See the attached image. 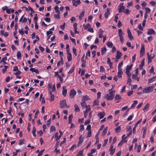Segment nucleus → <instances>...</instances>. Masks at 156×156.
Listing matches in <instances>:
<instances>
[{"label":"nucleus","mask_w":156,"mask_h":156,"mask_svg":"<svg viewBox=\"0 0 156 156\" xmlns=\"http://www.w3.org/2000/svg\"><path fill=\"white\" fill-rule=\"evenodd\" d=\"M109 93L106 94L104 97V98L107 100H112L114 97V94L115 90H112V89L108 90Z\"/></svg>","instance_id":"nucleus-1"},{"label":"nucleus","mask_w":156,"mask_h":156,"mask_svg":"<svg viewBox=\"0 0 156 156\" xmlns=\"http://www.w3.org/2000/svg\"><path fill=\"white\" fill-rule=\"evenodd\" d=\"M154 87L153 86H150L146 88H144L143 90V93H148L153 91L154 90Z\"/></svg>","instance_id":"nucleus-2"},{"label":"nucleus","mask_w":156,"mask_h":156,"mask_svg":"<svg viewBox=\"0 0 156 156\" xmlns=\"http://www.w3.org/2000/svg\"><path fill=\"white\" fill-rule=\"evenodd\" d=\"M118 32L119 36V37L121 43L122 44L124 41L122 37V35L124 34L121 29H119L118 30Z\"/></svg>","instance_id":"nucleus-3"},{"label":"nucleus","mask_w":156,"mask_h":156,"mask_svg":"<svg viewBox=\"0 0 156 156\" xmlns=\"http://www.w3.org/2000/svg\"><path fill=\"white\" fill-rule=\"evenodd\" d=\"M123 3H120L118 7V9L119 10V13H121L122 12H124V10L125 9V7L123 5Z\"/></svg>","instance_id":"nucleus-4"},{"label":"nucleus","mask_w":156,"mask_h":156,"mask_svg":"<svg viewBox=\"0 0 156 156\" xmlns=\"http://www.w3.org/2000/svg\"><path fill=\"white\" fill-rule=\"evenodd\" d=\"M145 52V48L144 46V44H141V46L140 49V56H143Z\"/></svg>","instance_id":"nucleus-5"},{"label":"nucleus","mask_w":156,"mask_h":156,"mask_svg":"<svg viewBox=\"0 0 156 156\" xmlns=\"http://www.w3.org/2000/svg\"><path fill=\"white\" fill-rule=\"evenodd\" d=\"M76 94V91L74 89L71 90L69 94L71 98H73Z\"/></svg>","instance_id":"nucleus-6"},{"label":"nucleus","mask_w":156,"mask_h":156,"mask_svg":"<svg viewBox=\"0 0 156 156\" xmlns=\"http://www.w3.org/2000/svg\"><path fill=\"white\" fill-rule=\"evenodd\" d=\"M60 107L63 108L66 105V101L65 100H63L61 101L60 103Z\"/></svg>","instance_id":"nucleus-7"},{"label":"nucleus","mask_w":156,"mask_h":156,"mask_svg":"<svg viewBox=\"0 0 156 156\" xmlns=\"http://www.w3.org/2000/svg\"><path fill=\"white\" fill-rule=\"evenodd\" d=\"M115 148H113V146L111 145L109 149V151H110V154L111 155H112L115 153Z\"/></svg>","instance_id":"nucleus-8"},{"label":"nucleus","mask_w":156,"mask_h":156,"mask_svg":"<svg viewBox=\"0 0 156 156\" xmlns=\"http://www.w3.org/2000/svg\"><path fill=\"white\" fill-rule=\"evenodd\" d=\"M66 52L67 55V60L69 62L72 60V55L69 52V51L66 50Z\"/></svg>","instance_id":"nucleus-9"},{"label":"nucleus","mask_w":156,"mask_h":156,"mask_svg":"<svg viewBox=\"0 0 156 156\" xmlns=\"http://www.w3.org/2000/svg\"><path fill=\"white\" fill-rule=\"evenodd\" d=\"M156 33L155 31L152 29H150L148 30L147 32V34L148 35H151V34H153L155 35Z\"/></svg>","instance_id":"nucleus-10"},{"label":"nucleus","mask_w":156,"mask_h":156,"mask_svg":"<svg viewBox=\"0 0 156 156\" xmlns=\"http://www.w3.org/2000/svg\"><path fill=\"white\" fill-rule=\"evenodd\" d=\"M117 54L115 56L116 59L118 60L120 58L122 55V53L119 51H117Z\"/></svg>","instance_id":"nucleus-11"},{"label":"nucleus","mask_w":156,"mask_h":156,"mask_svg":"<svg viewBox=\"0 0 156 156\" xmlns=\"http://www.w3.org/2000/svg\"><path fill=\"white\" fill-rule=\"evenodd\" d=\"M110 9L109 8H108L106 9V11L105 13V17L106 18H108V16L110 14Z\"/></svg>","instance_id":"nucleus-12"},{"label":"nucleus","mask_w":156,"mask_h":156,"mask_svg":"<svg viewBox=\"0 0 156 156\" xmlns=\"http://www.w3.org/2000/svg\"><path fill=\"white\" fill-rule=\"evenodd\" d=\"M127 33L128 34V36L129 37V39L130 40H133V36H132L131 35V33L129 29H127Z\"/></svg>","instance_id":"nucleus-13"},{"label":"nucleus","mask_w":156,"mask_h":156,"mask_svg":"<svg viewBox=\"0 0 156 156\" xmlns=\"http://www.w3.org/2000/svg\"><path fill=\"white\" fill-rule=\"evenodd\" d=\"M105 113L104 112H101L98 114V116L100 119L103 118L105 115Z\"/></svg>","instance_id":"nucleus-14"},{"label":"nucleus","mask_w":156,"mask_h":156,"mask_svg":"<svg viewBox=\"0 0 156 156\" xmlns=\"http://www.w3.org/2000/svg\"><path fill=\"white\" fill-rule=\"evenodd\" d=\"M66 87L65 86H63L62 87V94L64 96H66L67 94V90L66 89Z\"/></svg>","instance_id":"nucleus-15"},{"label":"nucleus","mask_w":156,"mask_h":156,"mask_svg":"<svg viewBox=\"0 0 156 156\" xmlns=\"http://www.w3.org/2000/svg\"><path fill=\"white\" fill-rule=\"evenodd\" d=\"M126 138L127 137H126L122 139V140L119 143L118 145L121 146L122 145V144L124 143L125 142H126L127 141H126Z\"/></svg>","instance_id":"nucleus-16"},{"label":"nucleus","mask_w":156,"mask_h":156,"mask_svg":"<svg viewBox=\"0 0 156 156\" xmlns=\"http://www.w3.org/2000/svg\"><path fill=\"white\" fill-rule=\"evenodd\" d=\"M138 103V101H133V103L132 104V105L130 107V109H133V108H134L136 104H137Z\"/></svg>","instance_id":"nucleus-17"},{"label":"nucleus","mask_w":156,"mask_h":156,"mask_svg":"<svg viewBox=\"0 0 156 156\" xmlns=\"http://www.w3.org/2000/svg\"><path fill=\"white\" fill-rule=\"evenodd\" d=\"M144 59H143L141 62V64H140L139 66V69H140L142 70L143 68V66L144 65Z\"/></svg>","instance_id":"nucleus-18"},{"label":"nucleus","mask_w":156,"mask_h":156,"mask_svg":"<svg viewBox=\"0 0 156 156\" xmlns=\"http://www.w3.org/2000/svg\"><path fill=\"white\" fill-rule=\"evenodd\" d=\"M58 132H57L55 134V137L56 138V141H57L59 139L61 136L60 135L58 136Z\"/></svg>","instance_id":"nucleus-19"},{"label":"nucleus","mask_w":156,"mask_h":156,"mask_svg":"<svg viewBox=\"0 0 156 156\" xmlns=\"http://www.w3.org/2000/svg\"><path fill=\"white\" fill-rule=\"evenodd\" d=\"M156 80V76H154L151 78L149 80V81L148 82V83H151L154 81H155Z\"/></svg>","instance_id":"nucleus-20"},{"label":"nucleus","mask_w":156,"mask_h":156,"mask_svg":"<svg viewBox=\"0 0 156 156\" xmlns=\"http://www.w3.org/2000/svg\"><path fill=\"white\" fill-rule=\"evenodd\" d=\"M149 104L148 103H147L145 105L144 107V108L143 109V110H144V112L147 111L149 107Z\"/></svg>","instance_id":"nucleus-21"},{"label":"nucleus","mask_w":156,"mask_h":156,"mask_svg":"<svg viewBox=\"0 0 156 156\" xmlns=\"http://www.w3.org/2000/svg\"><path fill=\"white\" fill-rule=\"evenodd\" d=\"M123 65V61H122L120 62L118 65V70H122V69L121 68V67Z\"/></svg>","instance_id":"nucleus-22"},{"label":"nucleus","mask_w":156,"mask_h":156,"mask_svg":"<svg viewBox=\"0 0 156 156\" xmlns=\"http://www.w3.org/2000/svg\"><path fill=\"white\" fill-rule=\"evenodd\" d=\"M107 127H105L103 130V131L102 133V135L104 136L105 134L106 133L107 131Z\"/></svg>","instance_id":"nucleus-23"},{"label":"nucleus","mask_w":156,"mask_h":156,"mask_svg":"<svg viewBox=\"0 0 156 156\" xmlns=\"http://www.w3.org/2000/svg\"><path fill=\"white\" fill-rule=\"evenodd\" d=\"M30 70L33 72H35L37 74H38L39 73V71L37 69H35L34 68L30 69Z\"/></svg>","instance_id":"nucleus-24"},{"label":"nucleus","mask_w":156,"mask_h":156,"mask_svg":"<svg viewBox=\"0 0 156 156\" xmlns=\"http://www.w3.org/2000/svg\"><path fill=\"white\" fill-rule=\"evenodd\" d=\"M81 61L82 62V67H85L86 66V61L84 59H83V58H81Z\"/></svg>","instance_id":"nucleus-25"},{"label":"nucleus","mask_w":156,"mask_h":156,"mask_svg":"<svg viewBox=\"0 0 156 156\" xmlns=\"http://www.w3.org/2000/svg\"><path fill=\"white\" fill-rule=\"evenodd\" d=\"M107 51V49L105 47H104L101 49V52L102 55L105 54Z\"/></svg>","instance_id":"nucleus-26"},{"label":"nucleus","mask_w":156,"mask_h":156,"mask_svg":"<svg viewBox=\"0 0 156 156\" xmlns=\"http://www.w3.org/2000/svg\"><path fill=\"white\" fill-rule=\"evenodd\" d=\"M118 70V73L117 76L118 78H120L122 77V76L121 75L122 74V70Z\"/></svg>","instance_id":"nucleus-27"},{"label":"nucleus","mask_w":156,"mask_h":156,"mask_svg":"<svg viewBox=\"0 0 156 156\" xmlns=\"http://www.w3.org/2000/svg\"><path fill=\"white\" fill-rule=\"evenodd\" d=\"M90 99L88 96L87 95H85L82 98L83 101H86Z\"/></svg>","instance_id":"nucleus-28"},{"label":"nucleus","mask_w":156,"mask_h":156,"mask_svg":"<svg viewBox=\"0 0 156 156\" xmlns=\"http://www.w3.org/2000/svg\"><path fill=\"white\" fill-rule=\"evenodd\" d=\"M75 68V66L74 65H73L72 67L71 68V69H70L69 71L68 72V73L69 74L71 73H73L74 69Z\"/></svg>","instance_id":"nucleus-29"},{"label":"nucleus","mask_w":156,"mask_h":156,"mask_svg":"<svg viewBox=\"0 0 156 156\" xmlns=\"http://www.w3.org/2000/svg\"><path fill=\"white\" fill-rule=\"evenodd\" d=\"M74 107H75V111L76 112H79L80 109L79 108L78 105H76V104L75 105Z\"/></svg>","instance_id":"nucleus-30"},{"label":"nucleus","mask_w":156,"mask_h":156,"mask_svg":"<svg viewBox=\"0 0 156 156\" xmlns=\"http://www.w3.org/2000/svg\"><path fill=\"white\" fill-rule=\"evenodd\" d=\"M50 95H51V98H50V101H53L54 99V97L53 94H52V92L50 91L49 92Z\"/></svg>","instance_id":"nucleus-31"},{"label":"nucleus","mask_w":156,"mask_h":156,"mask_svg":"<svg viewBox=\"0 0 156 156\" xmlns=\"http://www.w3.org/2000/svg\"><path fill=\"white\" fill-rule=\"evenodd\" d=\"M54 9L55 10V12L57 13H60V12L58 10L59 8L58 5H56L54 7Z\"/></svg>","instance_id":"nucleus-32"},{"label":"nucleus","mask_w":156,"mask_h":156,"mask_svg":"<svg viewBox=\"0 0 156 156\" xmlns=\"http://www.w3.org/2000/svg\"><path fill=\"white\" fill-rule=\"evenodd\" d=\"M85 12L83 11L80 13L79 16V18L80 20H81L82 17H83L84 15Z\"/></svg>","instance_id":"nucleus-33"},{"label":"nucleus","mask_w":156,"mask_h":156,"mask_svg":"<svg viewBox=\"0 0 156 156\" xmlns=\"http://www.w3.org/2000/svg\"><path fill=\"white\" fill-rule=\"evenodd\" d=\"M84 28L85 30H86L87 28H90V25L89 23L87 24L86 25H83Z\"/></svg>","instance_id":"nucleus-34"},{"label":"nucleus","mask_w":156,"mask_h":156,"mask_svg":"<svg viewBox=\"0 0 156 156\" xmlns=\"http://www.w3.org/2000/svg\"><path fill=\"white\" fill-rule=\"evenodd\" d=\"M81 105L83 108H85L87 106L85 101H83V102H81Z\"/></svg>","instance_id":"nucleus-35"},{"label":"nucleus","mask_w":156,"mask_h":156,"mask_svg":"<svg viewBox=\"0 0 156 156\" xmlns=\"http://www.w3.org/2000/svg\"><path fill=\"white\" fill-rule=\"evenodd\" d=\"M121 99V98L119 94H116L115 98V100H118Z\"/></svg>","instance_id":"nucleus-36"},{"label":"nucleus","mask_w":156,"mask_h":156,"mask_svg":"<svg viewBox=\"0 0 156 156\" xmlns=\"http://www.w3.org/2000/svg\"><path fill=\"white\" fill-rule=\"evenodd\" d=\"M82 136L81 135L79 139V141L78 144V145H79L83 141V139L81 138Z\"/></svg>","instance_id":"nucleus-37"},{"label":"nucleus","mask_w":156,"mask_h":156,"mask_svg":"<svg viewBox=\"0 0 156 156\" xmlns=\"http://www.w3.org/2000/svg\"><path fill=\"white\" fill-rule=\"evenodd\" d=\"M12 111V108L11 107H10L9 108V110L7 111V112L12 117H13V116L12 115V114L11 113V112Z\"/></svg>","instance_id":"nucleus-38"},{"label":"nucleus","mask_w":156,"mask_h":156,"mask_svg":"<svg viewBox=\"0 0 156 156\" xmlns=\"http://www.w3.org/2000/svg\"><path fill=\"white\" fill-rule=\"evenodd\" d=\"M107 45L109 48H112L113 46V44L111 42H108L107 43Z\"/></svg>","instance_id":"nucleus-39"},{"label":"nucleus","mask_w":156,"mask_h":156,"mask_svg":"<svg viewBox=\"0 0 156 156\" xmlns=\"http://www.w3.org/2000/svg\"><path fill=\"white\" fill-rule=\"evenodd\" d=\"M121 130V127L119 126L115 129V132L119 133Z\"/></svg>","instance_id":"nucleus-40"},{"label":"nucleus","mask_w":156,"mask_h":156,"mask_svg":"<svg viewBox=\"0 0 156 156\" xmlns=\"http://www.w3.org/2000/svg\"><path fill=\"white\" fill-rule=\"evenodd\" d=\"M86 108V111H85L86 112H88L90 110V105H87L85 108Z\"/></svg>","instance_id":"nucleus-41"},{"label":"nucleus","mask_w":156,"mask_h":156,"mask_svg":"<svg viewBox=\"0 0 156 156\" xmlns=\"http://www.w3.org/2000/svg\"><path fill=\"white\" fill-rule=\"evenodd\" d=\"M54 17L55 18L59 20L60 18L59 13H57V14H54Z\"/></svg>","instance_id":"nucleus-42"},{"label":"nucleus","mask_w":156,"mask_h":156,"mask_svg":"<svg viewBox=\"0 0 156 156\" xmlns=\"http://www.w3.org/2000/svg\"><path fill=\"white\" fill-rule=\"evenodd\" d=\"M73 116L72 114H70L69 115V119H68L69 121V123H70L71 122L72 118H73Z\"/></svg>","instance_id":"nucleus-43"},{"label":"nucleus","mask_w":156,"mask_h":156,"mask_svg":"<svg viewBox=\"0 0 156 156\" xmlns=\"http://www.w3.org/2000/svg\"><path fill=\"white\" fill-rule=\"evenodd\" d=\"M132 66V65L131 64L130 66H128L126 67V71H129L131 70Z\"/></svg>","instance_id":"nucleus-44"},{"label":"nucleus","mask_w":156,"mask_h":156,"mask_svg":"<svg viewBox=\"0 0 156 156\" xmlns=\"http://www.w3.org/2000/svg\"><path fill=\"white\" fill-rule=\"evenodd\" d=\"M83 150L81 151H80L78 152L77 154V156H79L80 155H81L82 154H83Z\"/></svg>","instance_id":"nucleus-45"},{"label":"nucleus","mask_w":156,"mask_h":156,"mask_svg":"<svg viewBox=\"0 0 156 156\" xmlns=\"http://www.w3.org/2000/svg\"><path fill=\"white\" fill-rule=\"evenodd\" d=\"M21 53L20 51H18L17 52V56L18 58H19L21 57Z\"/></svg>","instance_id":"nucleus-46"},{"label":"nucleus","mask_w":156,"mask_h":156,"mask_svg":"<svg viewBox=\"0 0 156 156\" xmlns=\"http://www.w3.org/2000/svg\"><path fill=\"white\" fill-rule=\"evenodd\" d=\"M55 127L54 126H52L50 128V132L53 131H55Z\"/></svg>","instance_id":"nucleus-47"},{"label":"nucleus","mask_w":156,"mask_h":156,"mask_svg":"<svg viewBox=\"0 0 156 156\" xmlns=\"http://www.w3.org/2000/svg\"><path fill=\"white\" fill-rule=\"evenodd\" d=\"M80 129L79 130L80 131H82L84 129V126L83 124L81 125L80 126Z\"/></svg>","instance_id":"nucleus-48"},{"label":"nucleus","mask_w":156,"mask_h":156,"mask_svg":"<svg viewBox=\"0 0 156 156\" xmlns=\"http://www.w3.org/2000/svg\"><path fill=\"white\" fill-rule=\"evenodd\" d=\"M72 2L73 5H74L76 6H77V3H76V0H73Z\"/></svg>","instance_id":"nucleus-49"},{"label":"nucleus","mask_w":156,"mask_h":156,"mask_svg":"<svg viewBox=\"0 0 156 156\" xmlns=\"http://www.w3.org/2000/svg\"><path fill=\"white\" fill-rule=\"evenodd\" d=\"M21 72L20 71L18 70L17 72L14 73V74L16 76H18L21 74Z\"/></svg>","instance_id":"nucleus-50"},{"label":"nucleus","mask_w":156,"mask_h":156,"mask_svg":"<svg viewBox=\"0 0 156 156\" xmlns=\"http://www.w3.org/2000/svg\"><path fill=\"white\" fill-rule=\"evenodd\" d=\"M134 115L133 114L132 115L129 116L127 119V120L130 121L132 119Z\"/></svg>","instance_id":"nucleus-51"},{"label":"nucleus","mask_w":156,"mask_h":156,"mask_svg":"<svg viewBox=\"0 0 156 156\" xmlns=\"http://www.w3.org/2000/svg\"><path fill=\"white\" fill-rule=\"evenodd\" d=\"M98 103H99V102H98V100H95V101H94V102L93 104H94V105H98Z\"/></svg>","instance_id":"nucleus-52"},{"label":"nucleus","mask_w":156,"mask_h":156,"mask_svg":"<svg viewBox=\"0 0 156 156\" xmlns=\"http://www.w3.org/2000/svg\"><path fill=\"white\" fill-rule=\"evenodd\" d=\"M90 122V119H87V120L85 121L84 122V124L85 125H87V124L89 123Z\"/></svg>","instance_id":"nucleus-53"},{"label":"nucleus","mask_w":156,"mask_h":156,"mask_svg":"<svg viewBox=\"0 0 156 156\" xmlns=\"http://www.w3.org/2000/svg\"><path fill=\"white\" fill-rule=\"evenodd\" d=\"M123 12L126 13V14H129V9H126Z\"/></svg>","instance_id":"nucleus-54"},{"label":"nucleus","mask_w":156,"mask_h":156,"mask_svg":"<svg viewBox=\"0 0 156 156\" xmlns=\"http://www.w3.org/2000/svg\"><path fill=\"white\" fill-rule=\"evenodd\" d=\"M126 73L128 77H130L131 75V73L129 71H126Z\"/></svg>","instance_id":"nucleus-55"},{"label":"nucleus","mask_w":156,"mask_h":156,"mask_svg":"<svg viewBox=\"0 0 156 156\" xmlns=\"http://www.w3.org/2000/svg\"><path fill=\"white\" fill-rule=\"evenodd\" d=\"M19 32L21 35H23L24 34V32L23 29H21L19 30Z\"/></svg>","instance_id":"nucleus-56"},{"label":"nucleus","mask_w":156,"mask_h":156,"mask_svg":"<svg viewBox=\"0 0 156 156\" xmlns=\"http://www.w3.org/2000/svg\"><path fill=\"white\" fill-rule=\"evenodd\" d=\"M48 91L49 92L50 91H51V84L49 83L48 84Z\"/></svg>","instance_id":"nucleus-57"},{"label":"nucleus","mask_w":156,"mask_h":156,"mask_svg":"<svg viewBox=\"0 0 156 156\" xmlns=\"http://www.w3.org/2000/svg\"><path fill=\"white\" fill-rule=\"evenodd\" d=\"M145 9L146 10L145 13H147L150 12L151 11V9L148 8H145Z\"/></svg>","instance_id":"nucleus-58"},{"label":"nucleus","mask_w":156,"mask_h":156,"mask_svg":"<svg viewBox=\"0 0 156 156\" xmlns=\"http://www.w3.org/2000/svg\"><path fill=\"white\" fill-rule=\"evenodd\" d=\"M39 48L40 50L42 52H43L44 51V48L41 47L40 45L39 46Z\"/></svg>","instance_id":"nucleus-59"},{"label":"nucleus","mask_w":156,"mask_h":156,"mask_svg":"<svg viewBox=\"0 0 156 156\" xmlns=\"http://www.w3.org/2000/svg\"><path fill=\"white\" fill-rule=\"evenodd\" d=\"M24 139H23V140H20V141H19V145H21L23 144H24Z\"/></svg>","instance_id":"nucleus-60"},{"label":"nucleus","mask_w":156,"mask_h":156,"mask_svg":"<svg viewBox=\"0 0 156 156\" xmlns=\"http://www.w3.org/2000/svg\"><path fill=\"white\" fill-rule=\"evenodd\" d=\"M37 133L40 135V136H41L43 133V132L42 130H40L39 131L37 132Z\"/></svg>","instance_id":"nucleus-61"},{"label":"nucleus","mask_w":156,"mask_h":156,"mask_svg":"<svg viewBox=\"0 0 156 156\" xmlns=\"http://www.w3.org/2000/svg\"><path fill=\"white\" fill-rule=\"evenodd\" d=\"M133 5V2L131 1L128 3V5L127 6V7L132 6Z\"/></svg>","instance_id":"nucleus-62"},{"label":"nucleus","mask_w":156,"mask_h":156,"mask_svg":"<svg viewBox=\"0 0 156 156\" xmlns=\"http://www.w3.org/2000/svg\"><path fill=\"white\" fill-rule=\"evenodd\" d=\"M91 126L90 125H88L87 126V130L89 131H91Z\"/></svg>","instance_id":"nucleus-63"},{"label":"nucleus","mask_w":156,"mask_h":156,"mask_svg":"<svg viewBox=\"0 0 156 156\" xmlns=\"http://www.w3.org/2000/svg\"><path fill=\"white\" fill-rule=\"evenodd\" d=\"M44 149H43V150H42L41 151H40V152L39 153V154H38L37 156H41L42 155L43 152L44 151Z\"/></svg>","instance_id":"nucleus-64"}]
</instances>
